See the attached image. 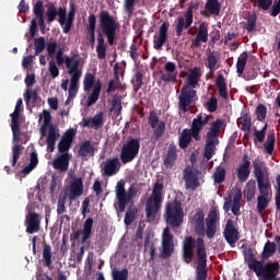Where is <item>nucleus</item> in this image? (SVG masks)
Here are the masks:
<instances>
[{
  "label": "nucleus",
  "mask_w": 280,
  "mask_h": 280,
  "mask_svg": "<svg viewBox=\"0 0 280 280\" xmlns=\"http://www.w3.org/2000/svg\"><path fill=\"white\" fill-rule=\"evenodd\" d=\"M276 253L277 244H275V242L267 241L261 253V260L257 259L253 248H248L245 252V264L247 265V268L255 272L256 277L260 280H280L279 261H268L270 257H275Z\"/></svg>",
  "instance_id": "f257e3e1"
},
{
  "label": "nucleus",
  "mask_w": 280,
  "mask_h": 280,
  "mask_svg": "<svg viewBox=\"0 0 280 280\" xmlns=\"http://www.w3.org/2000/svg\"><path fill=\"white\" fill-rule=\"evenodd\" d=\"M98 23H100V32L97 33V46L96 54L98 60H104L106 58V40L110 47L115 45L117 40V31L119 30V22L115 19V16L110 15V13L106 10H103L98 14Z\"/></svg>",
  "instance_id": "f03ea898"
},
{
  "label": "nucleus",
  "mask_w": 280,
  "mask_h": 280,
  "mask_svg": "<svg viewBox=\"0 0 280 280\" xmlns=\"http://www.w3.org/2000/svg\"><path fill=\"white\" fill-rule=\"evenodd\" d=\"M163 206V183L156 182L153 185L152 194L150 198L145 201V215L148 222H154L156 220V215H159V211H161V207Z\"/></svg>",
  "instance_id": "7ed1b4c3"
},
{
  "label": "nucleus",
  "mask_w": 280,
  "mask_h": 280,
  "mask_svg": "<svg viewBox=\"0 0 280 280\" xmlns=\"http://www.w3.org/2000/svg\"><path fill=\"white\" fill-rule=\"evenodd\" d=\"M185 212L183 211V202L175 199L173 202L166 203L164 220L172 229H178L183 224Z\"/></svg>",
  "instance_id": "20e7f679"
},
{
  "label": "nucleus",
  "mask_w": 280,
  "mask_h": 280,
  "mask_svg": "<svg viewBox=\"0 0 280 280\" xmlns=\"http://www.w3.org/2000/svg\"><path fill=\"white\" fill-rule=\"evenodd\" d=\"M91 94L86 100V107L91 108L94 104H97V100H100V95L102 93V81L97 80L95 82V74L88 72L83 79V91H91Z\"/></svg>",
  "instance_id": "39448f33"
},
{
  "label": "nucleus",
  "mask_w": 280,
  "mask_h": 280,
  "mask_svg": "<svg viewBox=\"0 0 280 280\" xmlns=\"http://www.w3.org/2000/svg\"><path fill=\"white\" fill-rule=\"evenodd\" d=\"M139 190L135 185H131L126 191V184L122 182H118L116 185V198L118 200V211L119 213H124L126 211V207L132 202V199L137 197Z\"/></svg>",
  "instance_id": "423d86ee"
},
{
  "label": "nucleus",
  "mask_w": 280,
  "mask_h": 280,
  "mask_svg": "<svg viewBox=\"0 0 280 280\" xmlns=\"http://www.w3.org/2000/svg\"><path fill=\"white\" fill-rule=\"evenodd\" d=\"M66 67L68 69V73L71 74L70 86L68 90L69 100H73V97L78 95V82H80V78L82 75V71H80V59L73 60V58L67 57Z\"/></svg>",
  "instance_id": "0eeeda50"
},
{
  "label": "nucleus",
  "mask_w": 280,
  "mask_h": 280,
  "mask_svg": "<svg viewBox=\"0 0 280 280\" xmlns=\"http://www.w3.org/2000/svg\"><path fill=\"white\" fill-rule=\"evenodd\" d=\"M191 224H194L195 233H197L199 237H205V235H207L208 240H211V212H209L206 218L207 229H205V211L202 210H198L195 213L191 218Z\"/></svg>",
  "instance_id": "6e6552de"
},
{
  "label": "nucleus",
  "mask_w": 280,
  "mask_h": 280,
  "mask_svg": "<svg viewBox=\"0 0 280 280\" xmlns=\"http://www.w3.org/2000/svg\"><path fill=\"white\" fill-rule=\"evenodd\" d=\"M139 150H141V142L137 138H131L124 143L120 150V161L122 165L132 163V161L139 156Z\"/></svg>",
  "instance_id": "1a4fd4ad"
},
{
  "label": "nucleus",
  "mask_w": 280,
  "mask_h": 280,
  "mask_svg": "<svg viewBox=\"0 0 280 280\" xmlns=\"http://www.w3.org/2000/svg\"><path fill=\"white\" fill-rule=\"evenodd\" d=\"M226 130V119L217 118L211 122V156L215 152V147L220 143V137Z\"/></svg>",
  "instance_id": "9d476101"
},
{
  "label": "nucleus",
  "mask_w": 280,
  "mask_h": 280,
  "mask_svg": "<svg viewBox=\"0 0 280 280\" xmlns=\"http://www.w3.org/2000/svg\"><path fill=\"white\" fill-rule=\"evenodd\" d=\"M198 240H201L203 242L205 247V240H202V237H198L197 240H195L192 236H185L182 245L183 259L185 264H191V261H194V250H196V247L198 256Z\"/></svg>",
  "instance_id": "9b49d317"
},
{
  "label": "nucleus",
  "mask_w": 280,
  "mask_h": 280,
  "mask_svg": "<svg viewBox=\"0 0 280 280\" xmlns=\"http://www.w3.org/2000/svg\"><path fill=\"white\" fill-rule=\"evenodd\" d=\"M80 235H82L81 244H86V242L91 240V236L93 235V218H88L85 220L82 230H77L70 234L72 246H75V242L80 240Z\"/></svg>",
  "instance_id": "f8f14e48"
},
{
  "label": "nucleus",
  "mask_w": 280,
  "mask_h": 280,
  "mask_svg": "<svg viewBox=\"0 0 280 280\" xmlns=\"http://www.w3.org/2000/svg\"><path fill=\"white\" fill-rule=\"evenodd\" d=\"M162 249L160 253V257L162 259H168L174 255V234L170 231L168 228H165L162 233Z\"/></svg>",
  "instance_id": "ddd939ff"
},
{
  "label": "nucleus",
  "mask_w": 280,
  "mask_h": 280,
  "mask_svg": "<svg viewBox=\"0 0 280 280\" xmlns=\"http://www.w3.org/2000/svg\"><path fill=\"white\" fill-rule=\"evenodd\" d=\"M21 106H23V98L16 101L14 112L10 114L13 141L21 139V122H19L21 119Z\"/></svg>",
  "instance_id": "4468645a"
},
{
  "label": "nucleus",
  "mask_w": 280,
  "mask_h": 280,
  "mask_svg": "<svg viewBox=\"0 0 280 280\" xmlns=\"http://www.w3.org/2000/svg\"><path fill=\"white\" fill-rule=\"evenodd\" d=\"M197 92L194 89H190L189 86H183L179 94V102H178V108L179 110H183L184 113H187L194 104V100H196Z\"/></svg>",
  "instance_id": "2eb2a0df"
},
{
  "label": "nucleus",
  "mask_w": 280,
  "mask_h": 280,
  "mask_svg": "<svg viewBox=\"0 0 280 280\" xmlns=\"http://www.w3.org/2000/svg\"><path fill=\"white\" fill-rule=\"evenodd\" d=\"M199 175L200 172L198 170L187 166L184 170L185 188L189 189L190 191H196V189L200 187V180L198 179Z\"/></svg>",
  "instance_id": "dca6fc26"
},
{
  "label": "nucleus",
  "mask_w": 280,
  "mask_h": 280,
  "mask_svg": "<svg viewBox=\"0 0 280 280\" xmlns=\"http://www.w3.org/2000/svg\"><path fill=\"white\" fill-rule=\"evenodd\" d=\"M58 16V22L62 23V21L67 19V8L60 7L59 9H56V4L54 2H48L46 4V18L48 25H51Z\"/></svg>",
  "instance_id": "f3484780"
},
{
  "label": "nucleus",
  "mask_w": 280,
  "mask_h": 280,
  "mask_svg": "<svg viewBox=\"0 0 280 280\" xmlns=\"http://www.w3.org/2000/svg\"><path fill=\"white\" fill-rule=\"evenodd\" d=\"M149 126L153 129V137L155 141L161 139L162 135H165V121L159 120V114L156 112L151 110L148 117Z\"/></svg>",
  "instance_id": "a211bd4d"
},
{
  "label": "nucleus",
  "mask_w": 280,
  "mask_h": 280,
  "mask_svg": "<svg viewBox=\"0 0 280 280\" xmlns=\"http://www.w3.org/2000/svg\"><path fill=\"white\" fill-rule=\"evenodd\" d=\"M119 170H121L119 158L107 159L101 164L102 176H115V174H119Z\"/></svg>",
  "instance_id": "6ab92c4d"
},
{
  "label": "nucleus",
  "mask_w": 280,
  "mask_h": 280,
  "mask_svg": "<svg viewBox=\"0 0 280 280\" xmlns=\"http://www.w3.org/2000/svg\"><path fill=\"white\" fill-rule=\"evenodd\" d=\"M68 198L73 201L75 198H80L84 194V182L81 177H73L67 186Z\"/></svg>",
  "instance_id": "aec40b11"
},
{
  "label": "nucleus",
  "mask_w": 280,
  "mask_h": 280,
  "mask_svg": "<svg viewBox=\"0 0 280 280\" xmlns=\"http://www.w3.org/2000/svg\"><path fill=\"white\" fill-rule=\"evenodd\" d=\"M223 237H225V241L230 246H233V244H237L240 242V230L235 228V221L233 219H228L225 229L223 231Z\"/></svg>",
  "instance_id": "412c9836"
},
{
  "label": "nucleus",
  "mask_w": 280,
  "mask_h": 280,
  "mask_svg": "<svg viewBox=\"0 0 280 280\" xmlns=\"http://www.w3.org/2000/svg\"><path fill=\"white\" fill-rule=\"evenodd\" d=\"M170 31V23L163 22L159 30V35L154 36L153 39V47L156 49V51H161L163 49V45L167 43V32Z\"/></svg>",
  "instance_id": "4be33fe9"
},
{
  "label": "nucleus",
  "mask_w": 280,
  "mask_h": 280,
  "mask_svg": "<svg viewBox=\"0 0 280 280\" xmlns=\"http://www.w3.org/2000/svg\"><path fill=\"white\" fill-rule=\"evenodd\" d=\"M74 138L75 129H68L58 143V152H60V154H69Z\"/></svg>",
  "instance_id": "5701e85b"
},
{
  "label": "nucleus",
  "mask_w": 280,
  "mask_h": 280,
  "mask_svg": "<svg viewBox=\"0 0 280 280\" xmlns=\"http://www.w3.org/2000/svg\"><path fill=\"white\" fill-rule=\"evenodd\" d=\"M26 233L30 235L40 231V214L36 212H28L25 219Z\"/></svg>",
  "instance_id": "b1692460"
},
{
  "label": "nucleus",
  "mask_w": 280,
  "mask_h": 280,
  "mask_svg": "<svg viewBox=\"0 0 280 280\" xmlns=\"http://www.w3.org/2000/svg\"><path fill=\"white\" fill-rule=\"evenodd\" d=\"M211 116H206L205 119H202V114H199L196 118H194L191 127L188 129L192 135L195 141H200V131L202 130L203 126H207L209 124V118Z\"/></svg>",
  "instance_id": "393cba45"
},
{
  "label": "nucleus",
  "mask_w": 280,
  "mask_h": 280,
  "mask_svg": "<svg viewBox=\"0 0 280 280\" xmlns=\"http://www.w3.org/2000/svg\"><path fill=\"white\" fill-rule=\"evenodd\" d=\"M191 23H194V15H191V11H186L185 18L177 16V23L175 25L176 36H183V31L189 30V27H191Z\"/></svg>",
  "instance_id": "a878e982"
},
{
  "label": "nucleus",
  "mask_w": 280,
  "mask_h": 280,
  "mask_svg": "<svg viewBox=\"0 0 280 280\" xmlns=\"http://www.w3.org/2000/svg\"><path fill=\"white\" fill-rule=\"evenodd\" d=\"M70 161H71V155H69V153H61L59 156L52 160L51 165L54 170H57V172L65 174L66 172H69Z\"/></svg>",
  "instance_id": "bb28decb"
},
{
  "label": "nucleus",
  "mask_w": 280,
  "mask_h": 280,
  "mask_svg": "<svg viewBox=\"0 0 280 280\" xmlns=\"http://www.w3.org/2000/svg\"><path fill=\"white\" fill-rule=\"evenodd\" d=\"M33 13L38 22L40 33L45 34L47 30V24H45V7L43 4V1L38 0L33 5Z\"/></svg>",
  "instance_id": "cd10ccee"
},
{
  "label": "nucleus",
  "mask_w": 280,
  "mask_h": 280,
  "mask_svg": "<svg viewBox=\"0 0 280 280\" xmlns=\"http://www.w3.org/2000/svg\"><path fill=\"white\" fill-rule=\"evenodd\" d=\"M209 161H211V129H209L207 132L206 148L203 152V158L200 162V170L205 172L207 167H211V162Z\"/></svg>",
  "instance_id": "c85d7f7f"
},
{
  "label": "nucleus",
  "mask_w": 280,
  "mask_h": 280,
  "mask_svg": "<svg viewBox=\"0 0 280 280\" xmlns=\"http://www.w3.org/2000/svg\"><path fill=\"white\" fill-rule=\"evenodd\" d=\"M84 128H95V130H100L102 126H104V112H100L93 117L83 118Z\"/></svg>",
  "instance_id": "c756f323"
},
{
  "label": "nucleus",
  "mask_w": 280,
  "mask_h": 280,
  "mask_svg": "<svg viewBox=\"0 0 280 280\" xmlns=\"http://www.w3.org/2000/svg\"><path fill=\"white\" fill-rule=\"evenodd\" d=\"M60 138V131L56 126L50 125L48 130V136L46 139L47 152H54L56 150V142Z\"/></svg>",
  "instance_id": "7c9ffc66"
},
{
  "label": "nucleus",
  "mask_w": 280,
  "mask_h": 280,
  "mask_svg": "<svg viewBox=\"0 0 280 280\" xmlns=\"http://www.w3.org/2000/svg\"><path fill=\"white\" fill-rule=\"evenodd\" d=\"M214 84L219 91V97L225 101L229 100V88L226 86L224 74L219 73L214 80Z\"/></svg>",
  "instance_id": "2f4dec72"
},
{
  "label": "nucleus",
  "mask_w": 280,
  "mask_h": 280,
  "mask_svg": "<svg viewBox=\"0 0 280 280\" xmlns=\"http://www.w3.org/2000/svg\"><path fill=\"white\" fill-rule=\"evenodd\" d=\"M78 154L82 159H89V156H95V147L90 140H85L81 143Z\"/></svg>",
  "instance_id": "473e14b6"
},
{
  "label": "nucleus",
  "mask_w": 280,
  "mask_h": 280,
  "mask_svg": "<svg viewBox=\"0 0 280 280\" xmlns=\"http://www.w3.org/2000/svg\"><path fill=\"white\" fill-rule=\"evenodd\" d=\"M192 139H194V133L187 128L183 129V131L179 133V137H178V145L180 150H187Z\"/></svg>",
  "instance_id": "72a5a7b5"
},
{
  "label": "nucleus",
  "mask_w": 280,
  "mask_h": 280,
  "mask_svg": "<svg viewBox=\"0 0 280 280\" xmlns=\"http://www.w3.org/2000/svg\"><path fill=\"white\" fill-rule=\"evenodd\" d=\"M258 190L260 196L269 197L272 196V184H270V178L268 175L265 179H260L257 182Z\"/></svg>",
  "instance_id": "f704fd0d"
},
{
  "label": "nucleus",
  "mask_w": 280,
  "mask_h": 280,
  "mask_svg": "<svg viewBox=\"0 0 280 280\" xmlns=\"http://www.w3.org/2000/svg\"><path fill=\"white\" fill-rule=\"evenodd\" d=\"M201 75L202 73L200 72V68H194L187 78V84L183 86H188L192 90L196 89V85L200 82Z\"/></svg>",
  "instance_id": "c9c22d12"
},
{
  "label": "nucleus",
  "mask_w": 280,
  "mask_h": 280,
  "mask_svg": "<svg viewBox=\"0 0 280 280\" xmlns=\"http://www.w3.org/2000/svg\"><path fill=\"white\" fill-rule=\"evenodd\" d=\"M209 40V31L207 25L200 24L197 36L195 37V47H200V43H207Z\"/></svg>",
  "instance_id": "e433bc0d"
},
{
  "label": "nucleus",
  "mask_w": 280,
  "mask_h": 280,
  "mask_svg": "<svg viewBox=\"0 0 280 280\" xmlns=\"http://www.w3.org/2000/svg\"><path fill=\"white\" fill-rule=\"evenodd\" d=\"M177 154H176V147H170L167 154L164 159V166L167 170H172L174 167V163H176V159H177Z\"/></svg>",
  "instance_id": "4c0bfd02"
},
{
  "label": "nucleus",
  "mask_w": 280,
  "mask_h": 280,
  "mask_svg": "<svg viewBox=\"0 0 280 280\" xmlns=\"http://www.w3.org/2000/svg\"><path fill=\"white\" fill-rule=\"evenodd\" d=\"M236 176L238 183H246V180H248V178L250 177V166L240 164L236 168Z\"/></svg>",
  "instance_id": "58836bf2"
},
{
  "label": "nucleus",
  "mask_w": 280,
  "mask_h": 280,
  "mask_svg": "<svg viewBox=\"0 0 280 280\" xmlns=\"http://www.w3.org/2000/svg\"><path fill=\"white\" fill-rule=\"evenodd\" d=\"M256 184L255 180L247 182L244 189V198L247 202H252L253 198H255Z\"/></svg>",
  "instance_id": "ea45409f"
},
{
  "label": "nucleus",
  "mask_w": 280,
  "mask_h": 280,
  "mask_svg": "<svg viewBox=\"0 0 280 280\" xmlns=\"http://www.w3.org/2000/svg\"><path fill=\"white\" fill-rule=\"evenodd\" d=\"M253 167H254V176L256 178L257 182L259 180H266V177L268 175H266L264 165L261 163H258L257 161L253 162Z\"/></svg>",
  "instance_id": "a19ab883"
},
{
  "label": "nucleus",
  "mask_w": 280,
  "mask_h": 280,
  "mask_svg": "<svg viewBox=\"0 0 280 280\" xmlns=\"http://www.w3.org/2000/svg\"><path fill=\"white\" fill-rule=\"evenodd\" d=\"M267 207H270V199H269V197L258 195L257 196V207H256L257 213H259V215H264V210Z\"/></svg>",
  "instance_id": "79ce46f5"
},
{
  "label": "nucleus",
  "mask_w": 280,
  "mask_h": 280,
  "mask_svg": "<svg viewBox=\"0 0 280 280\" xmlns=\"http://www.w3.org/2000/svg\"><path fill=\"white\" fill-rule=\"evenodd\" d=\"M242 121H240L238 126L243 132H250V128H253V118L249 114H242Z\"/></svg>",
  "instance_id": "37998d69"
},
{
  "label": "nucleus",
  "mask_w": 280,
  "mask_h": 280,
  "mask_svg": "<svg viewBox=\"0 0 280 280\" xmlns=\"http://www.w3.org/2000/svg\"><path fill=\"white\" fill-rule=\"evenodd\" d=\"M246 62H248V52L244 51L240 55L236 62V71L238 75H242V73H244V69H246Z\"/></svg>",
  "instance_id": "c03bdc74"
},
{
  "label": "nucleus",
  "mask_w": 280,
  "mask_h": 280,
  "mask_svg": "<svg viewBox=\"0 0 280 280\" xmlns=\"http://www.w3.org/2000/svg\"><path fill=\"white\" fill-rule=\"evenodd\" d=\"M43 117L44 121L40 127V137H46L47 136V128L51 124V113H49L47 109L43 110Z\"/></svg>",
  "instance_id": "a18cd8bd"
},
{
  "label": "nucleus",
  "mask_w": 280,
  "mask_h": 280,
  "mask_svg": "<svg viewBox=\"0 0 280 280\" xmlns=\"http://www.w3.org/2000/svg\"><path fill=\"white\" fill-rule=\"evenodd\" d=\"M67 192H60L57 202V215H62L67 211Z\"/></svg>",
  "instance_id": "49530a36"
},
{
  "label": "nucleus",
  "mask_w": 280,
  "mask_h": 280,
  "mask_svg": "<svg viewBox=\"0 0 280 280\" xmlns=\"http://www.w3.org/2000/svg\"><path fill=\"white\" fill-rule=\"evenodd\" d=\"M137 213H139V209L132 207L128 208L124 219V222L127 226H130V224L135 222Z\"/></svg>",
  "instance_id": "de8ad7c7"
},
{
  "label": "nucleus",
  "mask_w": 280,
  "mask_h": 280,
  "mask_svg": "<svg viewBox=\"0 0 280 280\" xmlns=\"http://www.w3.org/2000/svg\"><path fill=\"white\" fill-rule=\"evenodd\" d=\"M131 84L133 86L135 93L140 91L141 86H143V72L137 71L133 79L131 80Z\"/></svg>",
  "instance_id": "09e8293b"
},
{
  "label": "nucleus",
  "mask_w": 280,
  "mask_h": 280,
  "mask_svg": "<svg viewBox=\"0 0 280 280\" xmlns=\"http://www.w3.org/2000/svg\"><path fill=\"white\" fill-rule=\"evenodd\" d=\"M121 96L114 95L112 100V110H114L115 115L119 117L121 115Z\"/></svg>",
  "instance_id": "8fccbe9b"
},
{
  "label": "nucleus",
  "mask_w": 280,
  "mask_h": 280,
  "mask_svg": "<svg viewBox=\"0 0 280 280\" xmlns=\"http://www.w3.org/2000/svg\"><path fill=\"white\" fill-rule=\"evenodd\" d=\"M245 30L250 34L252 32H255L257 30V13L250 14L247 18V24L245 26Z\"/></svg>",
  "instance_id": "3c124183"
},
{
  "label": "nucleus",
  "mask_w": 280,
  "mask_h": 280,
  "mask_svg": "<svg viewBox=\"0 0 280 280\" xmlns=\"http://www.w3.org/2000/svg\"><path fill=\"white\" fill-rule=\"evenodd\" d=\"M242 195H235L232 201V213L233 215L240 217V209H242Z\"/></svg>",
  "instance_id": "603ef678"
},
{
  "label": "nucleus",
  "mask_w": 280,
  "mask_h": 280,
  "mask_svg": "<svg viewBox=\"0 0 280 280\" xmlns=\"http://www.w3.org/2000/svg\"><path fill=\"white\" fill-rule=\"evenodd\" d=\"M43 258L45 260V266L51 268V246L45 244L43 248Z\"/></svg>",
  "instance_id": "864d4df0"
},
{
  "label": "nucleus",
  "mask_w": 280,
  "mask_h": 280,
  "mask_svg": "<svg viewBox=\"0 0 280 280\" xmlns=\"http://www.w3.org/2000/svg\"><path fill=\"white\" fill-rule=\"evenodd\" d=\"M268 115V107L264 104H259L256 107V117L258 121H264Z\"/></svg>",
  "instance_id": "5fc2aeb1"
},
{
  "label": "nucleus",
  "mask_w": 280,
  "mask_h": 280,
  "mask_svg": "<svg viewBox=\"0 0 280 280\" xmlns=\"http://www.w3.org/2000/svg\"><path fill=\"white\" fill-rule=\"evenodd\" d=\"M264 145L267 154H272V152H275V133L267 136V141Z\"/></svg>",
  "instance_id": "6e6d98bb"
},
{
  "label": "nucleus",
  "mask_w": 280,
  "mask_h": 280,
  "mask_svg": "<svg viewBox=\"0 0 280 280\" xmlns=\"http://www.w3.org/2000/svg\"><path fill=\"white\" fill-rule=\"evenodd\" d=\"M23 150V145L21 144H15L13 148H12V166L15 167L16 166V163L19 162V159H21V152Z\"/></svg>",
  "instance_id": "4d7b16f0"
},
{
  "label": "nucleus",
  "mask_w": 280,
  "mask_h": 280,
  "mask_svg": "<svg viewBox=\"0 0 280 280\" xmlns=\"http://www.w3.org/2000/svg\"><path fill=\"white\" fill-rule=\"evenodd\" d=\"M113 280H128V269L124 268L122 270L114 269L112 271Z\"/></svg>",
  "instance_id": "13d9d810"
},
{
  "label": "nucleus",
  "mask_w": 280,
  "mask_h": 280,
  "mask_svg": "<svg viewBox=\"0 0 280 280\" xmlns=\"http://www.w3.org/2000/svg\"><path fill=\"white\" fill-rule=\"evenodd\" d=\"M116 89H121V80L117 77L108 82L106 93H115Z\"/></svg>",
  "instance_id": "bf43d9fd"
},
{
  "label": "nucleus",
  "mask_w": 280,
  "mask_h": 280,
  "mask_svg": "<svg viewBox=\"0 0 280 280\" xmlns=\"http://www.w3.org/2000/svg\"><path fill=\"white\" fill-rule=\"evenodd\" d=\"M34 46H35V56L43 54V51H45V37L40 36L36 38Z\"/></svg>",
  "instance_id": "052dcab7"
},
{
  "label": "nucleus",
  "mask_w": 280,
  "mask_h": 280,
  "mask_svg": "<svg viewBox=\"0 0 280 280\" xmlns=\"http://www.w3.org/2000/svg\"><path fill=\"white\" fill-rule=\"evenodd\" d=\"M48 71H49L52 80H56V78H58V75H60V70L58 69V66L56 65V61H54V60L49 61Z\"/></svg>",
  "instance_id": "680f3d73"
},
{
  "label": "nucleus",
  "mask_w": 280,
  "mask_h": 280,
  "mask_svg": "<svg viewBox=\"0 0 280 280\" xmlns=\"http://www.w3.org/2000/svg\"><path fill=\"white\" fill-rule=\"evenodd\" d=\"M75 20H71L69 18H63L62 22H59V25L63 26L62 32L63 34H69L71 32V27H73V22Z\"/></svg>",
  "instance_id": "e2e57ef3"
},
{
  "label": "nucleus",
  "mask_w": 280,
  "mask_h": 280,
  "mask_svg": "<svg viewBox=\"0 0 280 280\" xmlns=\"http://www.w3.org/2000/svg\"><path fill=\"white\" fill-rule=\"evenodd\" d=\"M214 183H218L219 185L226 178V170L224 168H219L214 174H213Z\"/></svg>",
  "instance_id": "0e129e2a"
},
{
  "label": "nucleus",
  "mask_w": 280,
  "mask_h": 280,
  "mask_svg": "<svg viewBox=\"0 0 280 280\" xmlns=\"http://www.w3.org/2000/svg\"><path fill=\"white\" fill-rule=\"evenodd\" d=\"M32 97L34 102H36V97H38V92L36 90L27 89L24 93V101L26 102V104H30V102L32 101Z\"/></svg>",
  "instance_id": "69168bd1"
},
{
  "label": "nucleus",
  "mask_w": 280,
  "mask_h": 280,
  "mask_svg": "<svg viewBox=\"0 0 280 280\" xmlns=\"http://www.w3.org/2000/svg\"><path fill=\"white\" fill-rule=\"evenodd\" d=\"M220 10H222V4L218 0H211V14L214 16H220Z\"/></svg>",
  "instance_id": "338daca9"
},
{
  "label": "nucleus",
  "mask_w": 280,
  "mask_h": 280,
  "mask_svg": "<svg viewBox=\"0 0 280 280\" xmlns=\"http://www.w3.org/2000/svg\"><path fill=\"white\" fill-rule=\"evenodd\" d=\"M176 75L177 73L166 72V73H163L160 77V79L162 80V82H176Z\"/></svg>",
  "instance_id": "774afa93"
}]
</instances>
